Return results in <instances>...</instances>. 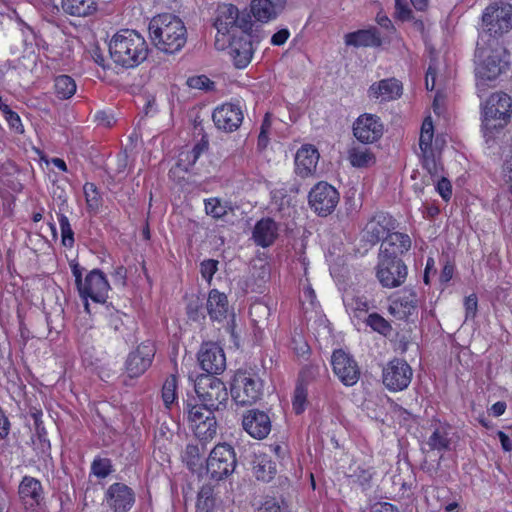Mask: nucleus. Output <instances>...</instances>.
<instances>
[{"label": "nucleus", "mask_w": 512, "mask_h": 512, "mask_svg": "<svg viewBox=\"0 0 512 512\" xmlns=\"http://www.w3.org/2000/svg\"><path fill=\"white\" fill-rule=\"evenodd\" d=\"M148 29L154 46L164 53H176L186 44V26L179 17L173 14L165 13L153 17Z\"/></svg>", "instance_id": "nucleus-1"}, {"label": "nucleus", "mask_w": 512, "mask_h": 512, "mask_svg": "<svg viewBox=\"0 0 512 512\" xmlns=\"http://www.w3.org/2000/svg\"><path fill=\"white\" fill-rule=\"evenodd\" d=\"M109 53L115 64L123 68H134L147 58L148 46L137 31L122 29L110 39Z\"/></svg>", "instance_id": "nucleus-2"}, {"label": "nucleus", "mask_w": 512, "mask_h": 512, "mask_svg": "<svg viewBox=\"0 0 512 512\" xmlns=\"http://www.w3.org/2000/svg\"><path fill=\"white\" fill-rule=\"evenodd\" d=\"M494 44H497L495 39L489 40L487 46L477 43L475 73L479 92L485 91L488 83L496 80L508 67L505 51L502 48L493 47Z\"/></svg>", "instance_id": "nucleus-3"}, {"label": "nucleus", "mask_w": 512, "mask_h": 512, "mask_svg": "<svg viewBox=\"0 0 512 512\" xmlns=\"http://www.w3.org/2000/svg\"><path fill=\"white\" fill-rule=\"evenodd\" d=\"M512 116V99L503 92L490 95L482 105V129L485 134L504 128Z\"/></svg>", "instance_id": "nucleus-4"}, {"label": "nucleus", "mask_w": 512, "mask_h": 512, "mask_svg": "<svg viewBox=\"0 0 512 512\" xmlns=\"http://www.w3.org/2000/svg\"><path fill=\"white\" fill-rule=\"evenodd\" d=\"M195 392L203 406L212 411L224 408L228 401L225 384L211 375H201L196 379Z\"/></svg>", "instance_id": "nucleus-5"}, {"label": "nucleus", "mask_w": 512, "mask_h": 512, "mask_svg": "<svg viewBox=\"0 0 512 512\" xmlns=\"http://www.w3.org/2000/svg\"><path fill=\"white\" fill-rule=\"evenodd\" d=\"M237 465L236 454L227 443L216 445L206 460V473L211 479L220 481L231 475Z\"/></svg>", "instance_id": "nucleus-6"}, {"label": "nucleus", "mask_w": 512, "mask_h": 512, "mask_svg": "<svg viewBox=\"0 0 512 512\" xmlns=\"http://www.w3.org/2000/svg\"><path fill=\"white\" fill-rule=\"evenodd\" d=\"M188 420L200 442L212 440L217 433V423L212 410L200 404H187Z\"/></svg>", "instance_id": "nucleus-7"}, {"label": "nucleus", "mask_w": 512, "mask_h": 512, "mask_svg": "<svg viewBox=\"0 0 512 512\" xmlns=\"http://www.w3.org/2000/svg\"><path fill=\"white\" fill-rule=\"evenodd\" d=\"M484 32L497 37L507 33L512 28V5L494 3L489 5L483 15Z\"/></svg>", "instance_id": "nucleus-8"}, {"label": "nucleus", "mask_w": 512, "mask_h": 512, "mask_svg": "<svg viewBox=\"0 0 512 512\" xmlns=\"http://www.w3.org/2000/svg\"><path fill=\"white\" fill-rule=\"evenodd\" d=\"M214 26L218 33L226 35L236 28H239L241 33L248 32L252 28V22L248 13H240L232 4H222L217 8Z\"/></svg>", "instance_id": "nucleus-9"}, {"label": "nucleus", "mask_w": 512, "mask_h": 512, "mask_svg": "<svg viewBox=\"0 0 512 512\" xmlns=\"http://www.w3.org/2000/svg\"><path fill=\"white\" fill-rule=\"evenodd\" d=\"M262 388V381L259 377L239 372L234 377L231 394L236 403L251 405L261 398Z\"/></svg>", "instance_id": "nucleus-10"}, {"label": "nucleus", "mask_w": 512, "mask_h": 512, "mask_svg": "<svg viewBox=\"0 0 512 512\" xmlns=\"http://www.w3.org/2000/svg\"><path fill=\"white\" fill-rule=\"evenodd\" d=\"M77 290L80 297L85 301V310L90 313L88 298L96 303H104L108 296L110 285L101 270L93 269L86 275Z\"/></svg>", "instance_id": "nucleus-11"}, {"label": "nucleus", "mask_w": 512, "mask_h": 512, "mask_svg": "<svg viewBox=\"0 0 512 512\" xmlns=\"http://www.w3.org/2000/svg\"><path fill=\"white\" fill-rule=\"evenodd\" d=\"M412 375V368L405 360L394 358L383 368L382 382L389 391H402L409 386Z\"/></svg>", "instance_id": "nucleus-12"}, {"label": "nucleus", "mask_w": 512, "mask_h": 512, "mask_svg": "<svg viewBox=\"0 0 512 512\" xmlns=\"http://www.w3.org/2000/svg\"><path fill=\"white\" fill-rule=\"evenodd\" d=\"M338 202V191L327 182H319L309 193V204L319 216L331 214Z\"/></svg>", "instance_id": "nucleus-13"}, {"label": "nucleus", "mask_w": 512, "mask_h": 512, "mask_svg": "<svg viewBox=\"0 0 512 512\" xmlns=\"http://www.w3.org/2000/svg\"><path fill=\"white\" fill-rule=\"evenodd\" d=\"M18 497L26 510L35 511L45 502V490L41 481L32 476H24L18 485Z\"/></svg>", "instance_id": "nucleus-14"}, {"label": "nucleus", "mask_w": 512, "mask_h": 512, "mask_svg": "<svg viewBox=\"0 0 512 512\" xmlns=\"http://www.w3.org/2000/svg\"><path fill=\"white\" fill-rule=\"evenodd\" d=\"M407 277V267L402 260L379 258L377 278L383 287L395 288L402 285Z\"/></svg>", "instance_id": "nucleus-15"}, {"label": "nucleus", "mask_w": 512, "mask_h": 512, "mask_svg": "<svg viewBox=\"0 0 512 512\" xmlns=\"http://www.w3.org/2000/svg\"><path fill=\"white\" fill-rule=\"evenodd\" d=\"M384 125L374 114H362L353 124V134L362 143H373L383 135Z\"/></svg>", "instance_id": "nucleus-16"}, {"label": "nucleus", "mask_w": 512, "mask_h": 512, "mask_svg": "<svg viewBox=\"0 0 512 512\" xmlns=\"http://www.w3.org/2000/svg\"><path fill=\"white\" fill-rule=\"evenodd\" d=\"M198 361L206 375L221 374L226 368V357L223 349L216 343L202 344L198 352Z\"/></svg>", "instance_id": "nucleus-17"}, {"label": "nucleus", "mask_w": 512, "mask_h": 512, "mask_svg": "<svg viewBox=\"0 0 512 512\" xmlns=\"http://www.w3.org/2000/svg\"><path fill=\"white\" fill-rule=\"evenodd\" d=\"M334 373L346 386L356 384L360 377V370L356 361L343 350H336L331 359Z\"/></svg>", "instance_id": "nucleus-18"}, {"label": "nucleus", "mask_w": 512, "mask_h": 512, "mask_svg": "<svg viewBox=\"0 0 512 512\" xmlns=\"http://www.w3.org/2000/svg\"><path fill=\"white\" fill-rule=\"evenodd\" d=\"M105 501L114 512H127L135 503V493L124 483H113L105 493Z\"/></svg>", "instance_id": "nucleus-19"}, {"label": "nucleus", "mask_w": 512, "mask_h": 512, "mask_svg": "<svg viewBox=\"0 0 512 512\" xmlns=\"http://www.w3.org/2000/svg\"><path fill=\"white\" fill-rule=\"evenodd\" d=\"M394 228L393 218L387 213L378 212L367 222L362 231V239L375 245Z\"/></svg>", "instance_id": "nucleus-20"}, {"label": "nucleus", "mask_w": 512, "mask_h": 512, "mask_svg": "<svg viewBox=\"0 0 512 512\" xmlns=\"http://www.w3.org/2000/svg\"><path fill=\"white\" fill-rule=\"evenodd\" d=\"M155 348L151 342L140 344L131 352L126 361V370L130 377H138L143 374L152 363Z\"/></svg>", "instance_id": "nucleus-21"}, {"label": "nucleus", "mask_w": 512, "mask_h": 512, "mask_svg": "<svg viewBox=\"0 0 512 512\" xmlns=\"http://www.w3.org/2000/svg\"><path fill=\"white\" fill-rule=\"evenodd\" d=\"M212 117L216 127L225 132L237 130L243 121V113L240 107L232 103L217 107Z\"/></svg>", "instance_id": "nucleus-22"}, {"label": "nucleus", "mask_w": 512, "mask_h": 512, "mask_svg": "<svg viewBox=\"0 0 512 512\" xmlns=\"http://www.w3.org/2000/svg\"><path fill=\"white\" fill-rule=\"evenodd\" d=\"M243 429L255 439H264L271 431L269 416L260 410H249L242 419Z\"/></svg>", "instance_id": "nucleus-23"}, {"label": "nucleus", "mask_w": 512, "mask_h": 512, "mask_svg": "<svg viewBox=\"0 0 512 512\" xmlns=\"http://www.w3.org/2000/svg\"><path fill=\"white\" fill-rule=\"evenodd\" d=\"M229 54L238 69L245 68L251 62L254 48L248 32L241 33L239 37L233 35L229 46Z\"/></svg>", "instance_id": "nucleus-24"}, {"label": "nucleus", "mask_w": 512, "mask_h": 512, "mask_svg": "<svg viewBox=\"0 0 512 512\" xmlns=\"http://www.w3.org/2000/svg\"><path fill=\"white\" fill-rule=\"evenodd\" d=\"M411 248V239L407 234L394 232L388 234L380 248L379 258L401 260L400 256Z\"/></svg>", "instance_id": "nucleus-25"}, {"label": "nucleus", "mask_w": 512, "mask_h": 512, "mask_svg": "<svg viewBox=\"0 0 512 512\" xmlns=\"http://www.w3.org/2000/svg\"><path fill=\"white\" fill-rule=\"evenodd\" d=\"M368 97L375 101L387 102L399 98L402 84L395 78L383 79L373 83L367 91Z\"/></svg>", "instance_id": "nucleus-26"}, {"label": "nucleus", "mask_w": 512, "mask_h": 512, "mask_svg": "<svg viewBox=\"0 0 512 512\" xmlns=\"http://www.w3.org/2000/svg\"><path fill=\"white\" fill-rule=\"evenodd\" d=\"M319 153L312 145H303L295 155V172L305 178L312 175L317 167Z\"/></svg>", "instance_id": "nucleus-27"}, {"label": "nucleus", "mask_w": 512, "mask_h": 512, "mask_svg": "<svg viewBox=\"0 0 512 512\" xmlns=\"http://www.w3.org/2000/svg\"><path fill=\"white\" fill-rule=\"evenodd\" d=\"M433 432L427 441L432 450L448 451L452 444V428L447 423L435 422Z\"/></svg>", "instance_id": "nucleus-28"}, {"label": "nucleus", "mask_w": 512, "mask_h": 512, "mask_svg": "<svg viewBox=\"0 0 512 512\" xmlns=\"http://www.w3.org/2000/svg\"><path fill=\"white\" fill-rule=\"evenodd\" d=\"M278 236V226L270 218L258 221L253 230V239L261 247H268L274 243Z\"/></svg>", "instance_id": "nucleus-29"}, {"label": "nucleus", "mask_w": 512, "mask_h": 512, "mask_svg": "<svg viewBox=\"0 0 512 512\" xmlns=\"http://www.w3.org/2000/svg\"><path fill=\"white\" fill-rule=\"evenodd\" d=\"M344 40L346 45L354 47H378L382 44L381 37L376 28L348 33L345 35Z\"/></svg>", "instance_id": "nucleus-30"}, {"label": "nucleus", "mask_w": 512, "mask_h": 512, "mask_svg": "<svg viewBox=\"0 0 512 512\" xmlns=\"http://www.w3.org/2000/svg\"><path fill=\"white\" fill-rule=\"evenodd\" d=\"M206 308L212 320L222 321L226 318L228 312L227 296L216 289L211 290L208 295Z\"/></svg>", "instance_id": "nucleus-31"}, {"label": "nucleus", "mask_w": 512, "mask_h": 512, "mask_svg": "<svg viewBox=\"0 0 512 512\" xmlns=\"http://www.w3.org/2000/svg\"><path fill=\"white\" fill-rule=\"evenodd\" d=\"M208 149V140L205 137L196 143L191 149L184 148L178 155L177 165L188 172L197 162L200 155Z\"/></svg>", "instance_id": "nucleus-32"}, {"label": "nucleus", "mask_w": 512, "mask_h": 512, "mask_svg": "<svg viewBox=\"0 0 512 512\" xmlns=\"http://www.w3.org/2000/svg\"><path fill=\"white\" fill-rule=\"evenodd\" d=\"M61 6L65 13L76 17L89 16L97 7L94 0H62Z\"/></svg>", "instance_id": "nucleus-33"}, {"label": "nucleus", "mask_w": 512, "mask_h": 512, "mask_svg": "<svg viewBox=\"0 0 512 512\" xmlns=\"http://www.w3.org/2000/svg\"><path fill=\"white\" fill-rule=\"evenodd\" d=\"M416 307V296L414 294H410L393 301L389 307V311L399 319H404L412 315L415 312Z\"/></svg>", "instance_id": "nucleus-34"}, {"label": "nucleus", "mask_w": 512, "mask_h": 512, "mask_svg": "<svg viewBox=\"0 0 512 512\" xmlns=\"http://www.w3.org/2000/svg\"><path fill=\"white\" fill-rule=\"evenodd\" d=\"M251 13L256 20L263 23L275 19L278 15L272 0H252Z\"/></svg>", "instance_id": "nucleus-35"}, {"label": "nucleus", "mask_w": 512, "mask_h": 512, "mask_svg": "<svg viewBox=\"0 0 512 512\" xmlns=\"http://www.w3.org/2000/svg\"><path fill=\"white\" fill-rule=\"evenodd\" d=\"M75 80L69 75H59L54 80L56 96L61 100L71 98L76 92Z\"/></svg>", "instance_id": "nucleus-36"}, {"label": "nucleus", "mask_w": 512, "mask_h": 512, "mask_svg": "<svg viewBox=\"0 0 512 512\" xmlns=\"http://www.w3.org/2000/svg\"><path fill=\"white\" fill-rule=\"evenodd\" d=\"M348 159L352 166L357 168L368 167L375 162L374 155L368 148L354 147L349 150Z\"/></svg>", "instance_id": "nucleus-37"}, {"label": "nucleus", "mask_w": 512, "mask_h": 512, "mask_svg": "<svg viewBox=\"0 0 512 512\" xmlns=\"http://www.w3.org/2000/svg\"><path fill=\"white\" fill-rule=\"evenodd\" d=\"M434 137V127L430 117L426 118L421 127L419 137V148L422 154H428L432 152V140Z\"/></svg>", "instance_id": "nucleus-38"}, {"label": "nucleus", "mask_w": 512, "mask_h": 512, "mask_svg": "<svg viewBox=\"0 0 512 512\" xmlns=\"http://www.w3.org/2000/svg\"><path fill=\"white\" fill-rule=\"evenodd\" d=\"M249 314L255 325L261 328L262 325L266 324L271 314V309L264 302H255L250 306Z\"/></svg>", "instance_id": "nucleus-39"}, {"label": "nucleus", "mask_w": 512, "mask_h": 512, "mask_svg": "<svg viewBox=\"0 0 512 512\" xmlns=\"http://www.w3.org/2000/svg\"><path fill=\"white\" fill-rule=\"evenodd\" d=\"M204 204L206 214L215 219L223 218L227 214L228 210L231 209L227 202H222L219 198L206 199Z\"/></svg>", "instance_id": "nucleus-40"}, {"label": "nucleus", "mask_w": 512, "mask_h": 512, "mask_svg": "<svg viewBox=\"0 0 512 512\" xmlns=\"http://www.w3.org/2000/svg\"><path fill=\"white\" fill-rule=\"evenodd\" d=\"M255 476L258 480L269 482L276 474V464L269 459H261L254 468Z\"/></svg>", "instance_id": "nucleus-41"}, {"label": "nucleus", "mask_w": 512, "mask_h": 512, "mask_svg": "<svg viewBox=\"0 0 512 512\" xmlns=\"http://www.w3.org/2000/svg\"><path fill=\"white\" fill-rule=\"evenodd\" d=\"M205 443L206 442H201V447L193 444L186 446L185 459L191 470H194V468L199 465L200 459L205 451Z\"/></svg>", "instance_id": "nucleus-42"}, {"label": "nucleus", "mask_w": 512, "mask_h": 512, "mask_svg": "<svg viewBox=\"0 0 512 512\" xmlns=\"http://www.w3.org/2000/svg\"><path fill=\"white\" fill-rule=\"evenodd\" d=\"M348 311L352 312L354 317L360 318L362 314L368 312L369 303L365 297L353 296L345 301Z\"/></svg>", "instance_id": "nucleus-43"}, {"label": "nucleus", "mask_w": 512, "mask_h": 512, "mask_svg": "<svg viewBox=\"0 0 512 512\" xmlns=\"http://www.w3.org/2000/svg\"><path fill=\"white\" fill-rule=\"evenodd\" d=\"M307 395V387L302 383H297L292 401L293 410L296 414H301L305 410Z\"/></svg>", "instance_id": "nucleus-44"}, {"label": "nucleus", "mask_w": 512, "mask_h": 512, "mask_svg": "<svg viewBox=\"0 0 512 512\" xmlns=\"http://www.w3.org/2000/svg\"><path fill=\"white\" fill-rule=\"evenodd\" d=\"M366 323L374 331H377L383 335L388 334L391 330L390 324L381 315H379L377 313L370 314L366 318Z\"/></svg>", "instance_id": "nucleus-45"}, {"label": "nucleus", "mask_w": 512, "mask_h": 512, "mask_svg": "<svg viewBox=\"0 0 512 512\" xmlns=\"http://www.w3.org/2000/svg\"><path fill=\"white\" fill-rule=\"evenodd\" d=\"M59 224L61 229L62 244L65 247L71 248L74 244V232L71 228L69 219L61 214L59 216Z\"/></svg>", "instance_id": "nucleus-46"}, {"label": "nucleus", "mask_w": 512, "mask_h": 512, "mask_svg": "<svg viewBox=\"0 0 512 512\" xmlns=\"http://www.w3.org/2000/svg\"><path fill=\"white\" fill-rule=\"evenodd\" d=\"M92 473L98 478H105L112 472L111 460L108 458H96L91 465Z\"/></svg>", "instance_id": "nucleus-47"}, {"label": "nucleus", "mask_w": 512, "mask_h": 512, "mask_svg": "<svg viewBox=\"0 0 512 512\" xmlns=\"http://www.w3.org/2000/svg\"><path fill=\"white\" fill-rule=\"evenodd\" d=\"M176 388V378L173 376L167 379L163 385L162 398L167 408H170L171 404H173L176 399Z\"/></svg>", "instance_id": "nucleus-48"}, {"label": "nucleus", "mask_w": 512, "mask_h": 512, "mask_svg": "<svg viewBox=\"0 0 512 512\" xmlns=\"http://www.w3.org/2000/svg\"><path fill=\"white\" fill-rule=\"evenodd\" d=\"M83 190L88 208L93 210L98 209L101 199L96 185L93 183H86Z\"/></svg>", "instance_id": "nucleus-49"}, {"label": "nucleus", "mask_w": 512, "mask_h": 512, "mask_svg": "<svg viewBox=\"0 0 512 512\" xmlns=\"http://www.w3.org/2000/svg\"><path fill=\"white\" fill-rule=\"evenodd\" d=\"M320 373V366L317 364H308L300 371L298 382L302 383L306 387L309 382L314 380Z\"/></svg>", "instance_id": "nucleus-50"}, {"label": "nucleus", "mask_w": 512, "mask_h": 512, "mask_svg": "<svg viewBox=\"0 0 512 512\" xmlns=\"http://www.w3.org/2000/svg\"><path fill=\"white\" fill-rule=\"evenodd\" d=\"M260 512H290V510L283 500L271 497L264 501L260 508Z\"/></svg>", "instance_id": "nucleus-51"}, {"label": "nucleus", "mask_w": 512, "mask_h": 512, "mask_svg": "<svg viewBox=\"0 0 512 512\" xmlns=\"http://www.w3.org/2000/svg\"><path fill=\"white\" fill-rule=\"evenodd\" d=\"M219 262L214 259H207L201 262L200 264V272L202 277L210 282L213 278V275L218 270Z\"/></svg>", "instance_id": "nucleus-52"}, {"label": "nucleus", "mask_w": 512, "mask_h": 512, "mask_svg": "<svg viewBox=\"0 0 512 512\" xmlns=\"http://www.w3.org/2000/svg\"><path fill=\"white\" fill-rule=\"evenodd\" d=\"M212 490L210 487H202V489L198 493L197 507L199 509H210L213 505V500L211 498Z\"/></svg>", "instance_id": "nucleus-53"}, {"label": "nucleus", "mask_w": 512, "mask_h": 512, "mask_svg": "<svg viewBox=\"0 0 512 512\" xmlns=\"http://www.w3.org/2000/svg\"><path fill=\"white\" fill-rule=\"evenodd\" d=\"M395 17L401 21L412 19V10L405 0H395Z\"/></svg>", "instance_id": "nucleus-54"}, {"label": "nucleus", "mask_w": 512, "mask_h": 512, "mask_svg": "<svg viewBox=\"0 0 512 512\" xmlns=\"http://www.w3.org/2000/svg\"><path fill=\"white\" fill-rule=\"evenodd\" d=\"M354 483L363 487L369 485L372 479V473L369 470L358 468L353 474L349 476Z\"/></svg>", "instance_id": "nucleus-55"}, {"label": "nucleus", "mask_w": 512, "mask_h": 512, "mask_svg": "<svg viewBox=\"0 0 512 512\" xmlns=\"http://www.w3.org/2000/svg\"><path fill=\"white\" fill-rule=\"evenodd\" d=\"M187 84L189 87L194 88V89L207 90L210 88V85H212L213 83L205 75H200V76L190 77L187 80Z\"/></svg>", "instance_id": "nucleus-56"}, {"label": "nucleus", "mask_w": 512, "mask_h": 512, "mask_svg": "<svg viewBox=\"0 0 512 512\" xmlns=\"http://www.w3.org/2000/svg\"><path fill=\"white\" fill-rule=\"evenodd\" d=\"M123 317H127V315L120 311L111 312L108 316V325L115 331H120L124 326Z\"/></svg>", "instance_id": "nucleus-57"}, {"label": "nucleus", "mask_w": 512, "mask_h": 512, "mask_svg": "<svg viewBox=\"0 0 512 512\" xmlns=\"http://www.w3.org/2000/svg\"><path fill=\"white\" fill-rule=\"evenodd\" d=\"M436 189H437L438 193L441 195V197H442L445 201H448V200L451 198V195H452V186H451L450 181H449L448 179H446L445 177H442V178L437 182Z\"/></svg>", "instance_id": "nucleus-58"}, {"label": "nucleus", "mask_w": 512, "mask_h": 512, "mask_svg": "<svg viewBox=\"0 0 512 512\" xmlns=\"http://www.w3.org/2000/svg\"><path fill=\"white\" fill-rule=\"evenodd\" d=\"M464 306L466 310V318H474L478 306L477 296L475 294L467 296L464 300Z\"/></svg>", "instance_id": "nucleus-59"}, {"label": "nucleus", "mask_w": 512, "mask_h": 512, "mask_svg": "<svg viewBox=\"0 0 512 512\" xmlns=\"http://www.w3.org/2000/svg\"><path fill=\"white\" fill-rule=\"evenodd\" d=\"M423 157V166L431 175H435L438 173V166L433 157V153L422 154Z\"/></svg>", "instance_id": "nucleus-60"}, {"label": "nucleus", "mask_w": 512, "mask_h": 512, "mask_svg": "<svg viewBox=\"0 0 512 512\" xmlns=\"http://www.w3.org/2000/svg\"><path fill=\"white\" fill-rule=\"evenodd\" d=\"M436 84V66L433 62L430 63L425 77L426 89L432 91Z\"/></svg>", "instance_id": "nucleus-61"}, {"label": "nucleus", "mask_w": 512, "mask_h": 512, "mask_svg": "<svg viewBox=\"0 0 512 512\" xmlns=\"http://www.w3.org/2000/svg\"><path fill=\"white\" fill-rule=\"evenodd\" d=\"M503 179L512 194V155L503 164Z\"/></svg>", "instance_id": "nucleus-62"}, {"label": "nucleus", "mask_w": 512, "mask_h": 512, "mask_svg": "<svg viewBox=\"0 0 512 512\" xmlns=\"http://www.w3.org/2000/svg\"><path fill=\"white\" fill-rule=\"evenodd\" d=\"M290 36L288 29H281L277 31L271 38V43L275 46L283 45Z\"/></svg>", "instance_id": "nucleus-63"}, {"label": "nucleus", "mask_w": 512, "mask_h": 512, "mask_svg": "<svg viewBox=\"0 0 512 512\" xmlns=\"http://www.w3.org/2000/svg\"><path fill=\"white\" fill-rule=\"evenodd\" d=\"M4 115H5L6 120L9 123V125L14 129L19 130V128L22 125H21V120H20V117L18 116V114L16 112L12 111L11 109H9L8 111H6L4 113Z\"/></svg>", "instance_id": "nucleus-64"}]
</instances>
